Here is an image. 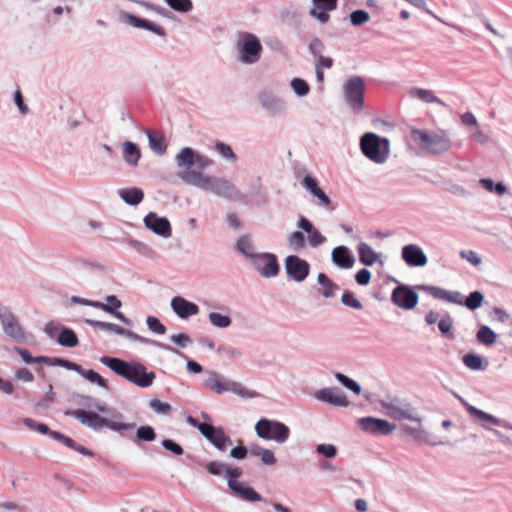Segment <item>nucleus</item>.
I'll list each match as a JSON object with an SVG mask.
<instances>
[{
    "mask_svg": "<svg viewBox=\"0 0 512 512\" xmlns=\"http://www.w3.org/2000/svg\"><path fill=\"white\" fill-rule=\"evenodd\" d=\"M105 303L101 301L96 302V308L101 309L115 318H117L120 322L127 326L132 325V320L127 318L122 312H119L118 309L122 306L121 300L115 295H107L105 297Z\"/></svg>",
    "mask_w": 512,
    "mask_h": 512,
    "instance_id": "nucleus-21",
    "label": "nucleus"
},
{
    "mask_svg": "<svg viewBox=\"0 0 512 512\" xmlns=\"http://www.w3.org/2000/svg\"><path fill=\"white\" fill-rule=\"evenodd\" d=\"M411 137L421 148L430 153L437 154L446 147V140L443 137L424 130L413 129Z\"/></svg>",
    "mask_w": 512,
    "mask_h": 512,
    "instance_id": "nucleus-13",
    "label": "nucleus"
},
{
    "mask_svg": "<svg viewBox=\"0 0 512 512\" xmlns=\"http://www.w3.org/2000/svg\"><path fill=\"white\" fill-rule=\"evenodd\" d=\"M254 269L264 278H274L280 272V265L275 254L262 252L257 254L251 262Z\"/></svg>",
    "mask_w": 512,
    "mask_h": 512,
    "instance_id": "nucleus-12",
    "label": "nucleus"
},
{
    "mask_svg": "<svg viewBox=\"0 0 512 512\" xmlns=\"http://www.w3.org/2000/svg\"><path fill=\"white\" fill-rule=\"evenodd\" d=\"M285 270L289 279L300 283L308 277L310 264L297 255H289L285 258Z\"/></svg>",
    "mask_w": 512,
    "mask_h": 512,
    "instance_id": "nucleus-15",
    "label": "nucleus"
},
{
    "mask_svg": "<svg viewBox=\"0 0 512 512\" xmlns=\"http://www.w3.org/2000/svg\"><path fill=\"white\" fill-rule=\"evenodd\" d=\"M467 411L472 417L477 418L480 421H482L483 422L482 424H487L489 426L490 425L502 426L504 423V421L502 419H499V418L495 417L494 415L484 412L481 409H478L472 405L467 406Z\"/></svg>",
    "mask_w": 512,
    "mask_h": 512,
    "instance_id": "nucleus-33",
    "label": "nucleus"
},
{
    "mask_svg": "<svg viewBox=\"0 0 512 512\" xmlns=\"http://www.w3.org/2000/svg\"><path fill=\"white\" fill-rule=\"evenodd\" d=\"M111 332H114L115 334L117 335H121V336H125L133 341H137L141 344H145V345H151V346H155L157 348H160V349H163V350H166V351H169L181 358H186V354H184L183 352H181L180 350L168 345V344H165V343H162V342H159L157 340H154V339H150V338H146V337H143V336H140L138 334H136L135 332L129 330V329H125L117 324H114L112 323L111 325V329H110Z\"/></svg>",
    "mask_w": 512,
    "mask_h": 512,
    "instance_id": "nucleus-14",
    "label": "nucleus"
},
{
    "mask_svg": "<svg viewBox=\"0 0 512 512\" xmlns=\"http://www.w3.org/2000/svg\"><path fill=\"white\" fill-rule=\"evenodd\" d=\"M165 2L171 9L180 13H188L193 9L191 0H165Z\"/></svg>",
    "mask_w": 512,
    "mask_h": 512,
    "instance_id": "nucleus-48",
    "label": "nucleus"
},
{
    "mask_svg": "<svg viewBox=\"0 0 512 512\" xmlns=\"http://www.w3.org/2000/svg\"><path fill=\"white\" fill-rule=\"evenodd\" d=\"M161 444L165 450L170 451L177 456L183 455L184 453L182 446L171 439H164Z\"/></svg>",
    "mask_w": 512,
    "mask_h": 512,
    "instance_id": "nucleus-60",
    "label": "nucleus"
},
{
    "mask_svg": "<svg viewBox=\"0 0 512 512\" xmlns=\"http://www.w3.org/2000/svg\"><path fill=\"white\" fill-rule=\"evenodd\" d=\"M65 416H71L76 418L81 424L93 429L94 431H100L104 427L111 429L112 431L118 432L120 436H124L122 431H129L136 428V423H123L110 420L100 416L99 414L92 411H85L82 409L67 410L64 412Z\"/></svg>",
    "mask_w": 512,
    "mask_h": 512,
    "instance_id": "nucleus-3",
    "label": "nucleus"
},
{
    "mask_svg": "<svg viewBox=\"0 0 512 512\" xmlns=\"http://www.w3.org/2000/svg\"><path fill=\"white\" fill-rule=\"evenodd\" d=\"M226 467V464L220 461H211L205 465V469L215 476H221Z\"/></svg>",
    "mask_w": 512,
    "mask_h": 512,
    "instance_id": "nucleus-58",
    "label": "nucleus"
},
{
    "mask_svg": "<svg viewBox=\"0 0 512 512\" xmlns=\"http://www.w3.org/2000/svg\"><path fill=\"white\" fill-rule=\"evenodd\" d=\"M312 4L319 10H335L338 0H312Z\"/></svg>",
    "mask_w": 512,
    "mask_h": 512,
    "instance_id": "nucleus-61",
    "label": "nucleus"
},
{
    "mask_svg": "<svg viewBox=\"0 0 512 512\" xmlns=\"http://www.w3.org/2000/svg\"><path fill=\"white\" fill-rule=\"evenodd\" d=\"M484 302V295L482 292L475 290L472 291L463 301V305L471 311L480 308Z\"/></svg>",
    "mask_w": 512,
    "mask_h": 512,
    "instance_id": "nucleus-39",
    "label": "nucleus"
},
{
    "mask_svg": "<svg viewBox=\"0 0 512 512\" xmlns=\"http://www.w3.org/2000/svg\"><path fill=\"white\" fill-rule=\"evenodd\" d=\"M410 95L412 97L418 98L421 101L426 102V103L437 102V103H440L441 105L445 106L444 102H442L440 99H438L433 94V92L430 90H426V89H422V88H412L410 90Z\"/></svg>",
    "mask_w": 512,
    "mask_h": 512,
    "instance_id": "nucleus-40",
    "label": "nucleus"
},
{
    "mask_svg": "<svg viewBox=\"0 0 512 512\" xmlns=\"http://www.w3.org/2000/svg\"><path fill=\"white\" fill-rule=\"evenodd\" d=\"M208 319L210 323L217 328H228L232 323V319L230 316L223 315L218 312H210L208 315Z\"/></svg>",
    "mask_w": 512,
    "mask_h": 512,
    "instance_id": "nucleus-42",
    "label": "nucleus"
},
{
    "mask_svg": "<svg viewBox=\"0 0 512 512\" xmlns=\"http://www.w3.org/2000/svg\"><path fill=\"white\" fill-rule=\"evenodd\" d=\"M123 22L126 24L132 25L136 28L145 29L148 31L153 32L154 34L158 35L159 37L165 38L167 33L165 29L156 23H153L147 19L140 18L134 14L131 13H124L122 15Z\"/></svg>",
    "mask_w": 512,
    "mask_h": 512,
    "instance_id": "nucleus-23",
    "label": "nucleus"
},
{
    "mask_svg": "<svg viewBox=\"0 0 512 512\" xmlns=\"http://www.w3.org/2000/svg\"><path fill=\"white\" fill-rule=\"evenodd\" d=\"M175 164L179 169L177 175L185 184L224 199H244L243 193L228 179L204 173V170L214 165L209 156L191 147H184L176 154Z\"/></svg>",
    "mask_w": 512,
    "mask_h": 512,
    "instance_id": "nucleus-1",
    "label": "nucleus"
},
{
    "mask_svg": "<svg viewBox=\"0 0 512 512\" xmlns=\"http://www.w3.org/2000/svg\"><path fill=\"white\" fill-rule=\"evenodd\" d=\"M308 242L312 248H316L318 246L323 245L327 239L324 235H322L318 230L314 229L312 232L308 233Z\"/></svg>",
    "mask_w": 512,
    "mask_h": 512,
    "instance_id": "nucleus-59",
    "label": "nucleus"
},
{
    "mask_svg": "<svg viewBox=\"0 0 512 512\" xmlns=\"http://www.w3.org/2000/svg\"><path fill=\"white\" fill-rule=\"evenodd\" d=\"M171 308L181 319H187L199 313V307L181 296H175L171 300Z\"/></svg>",
    "mask_w": 512,
    "mask_h": 512,
    "instance_id": "nucleus-25",
    "label": "nucleus"
},
{
    "mask_svg": "<svg viewBox=\"0 0 512 512\" xmlns=\"http://www.w3.org/2000/svg\"><path fill=\"white\" fill-rule=\"evenodd\" d=\"M64 328L62 324L56 321H49L46 323L44 327V332L46 335L51 339H56V336L58 337L61 330Z\"/></svg>",
    "mask_w": 512,
    "mask_h": 512,
    "instance_id": "nucleus-56",
    "label": "nucleus"
},
{
    "mask_svg": "<svg viewBox=\"0 0 512 512\" xmlns=\"http://www.w3.org/2000/svg\"><path fill=\"white\" fill-rule=\"evenodd\" d=\"M23 423L27 428H29L31 430H36L40 434H43V435H49L50 437H51V434L55 432V431L51 430L47 424L36 422L32 418H24Z\"/></svg>",
    "mask_w": 512,
    "mask_h": 512,
    "instance_id": "nucleus-44",
    "label": "nucleus"
},
{
    "mask_svg": "<svg viewBox=\"0 0 512 512\" xmlns=\"http://www.w3.org/2000/svg\"><path fill=\"white\" fill-rule=\"evenodd\" d=\"M0 324L6 336L16 342L26 340L25 331L14 312L0 302Z\"/></svg>",
    "mask_w": 512,
    "mask_h": 512,
    "instance_id": "nucleus-10",
    "label": "nucleus"
},
{
    "mask_svg": "<svg viewBox=\"0 0 512 512\" xmlns=\"http://www.w3.org/2000/svg\"><path fill=\"white\" fill-rule=\"evenodd\" d=\"M290 86H291L293 92L298 97H305L310 92L309 84L307 83V81H305L302 78H298V77L293 78L290 82Z\"/></svg>",
    "mask_w": 512,
    "mask_h": 512,
    "instance_id": "nucleus-41",
    "label": "nucleus"
},
{
    "mask_svg": "<svg viewBox=\"0 0 512 512\" xmlns=\"http://www.w3.org/2000/svg\"><path fill=\"white\" fill-rule=\"evenodd\" d=\"M350 23L353 26H360L367 23L370 20V14L366 10H355L350 13Z\"/></svg>",
    "mask_w": 512,
    "mask_h": 512,
    "instance_id": "nucleus-51",
    "label": "nucleus"
},
{
    "mask_svg": "<svg viewBox=\"0 0 512 512\" xmlns=\"http://www.w3.org/2000/svg\"><path fill=\"white\" fill-rule=\"evenodd\" d=\"M186 422L197 428L201 435L206 438L217 450L225 452L228 446L232 445L231 438L225 434L221 426H214L208 422H200L191 415L186 416Z\"/></svg>",
    "mask_w": 512,
    "mask_h": 512,
    "instance_id": "nucleus-6",
    "label": "nucleus"
},
{
    "mask_svg": "<svg viewBox=\"0 0 512 512\" xmlns=\"http://www.w3.org/2000/svg\"><path fill=\"white\" fill-rule=\"evenodd\" d=\"M119 197L130 206H137L144 199V192L141 188H121L118 190Z\"/></svg>",
    "mask_w": 512,
    "mask_h": 512,
    "instance_id": "nucleus-29",
    "label": "nucleus"
},
{
    "mask_svg": "<svg viewBox=\"0 0 512 512\" xmlns=\"http://www.w3.org/2000/svg\"><path fill=\"white\" fill-rule=\"evenodd\" d=\"M149 407L157 414L168 415L172 411V407L167 402H162L159 399H152L149 402Z\"/></svg>",
    "mask_w": 512,
    "mask_h": 512,
    "instance_id": "nucleus-52",
    "label": "nucleus"
},
{
    "mask_svg": "<svg viewBox=\"0 0 512 512\" xmlns=\"http://www.w3.org/2000/svg\"><path fill=\"white\" fill-rule=\"evenodd\" d=\"M215 150L226 160L235 161L237 158L231 146L224 142H216Z\"/></svg>",
    "mask_w": 512,
    "mask_h": 512,
    "instance_id": "nucleus-53",
    "label": "nucleus"
},
{
    "mask_svg": "<svg viewBox=\"0 0 512 512\" xmlns=\"http://www.w3.org/2000/svg\"><path fill=\"white\" fill-rule=\"evenodd\" d=\"M490 317L500 323H505L510 318V315L500 307H494L490 313Z\"/></svg>",
    "mask_w": 512,
    "mask_h": 512,
    "instance_id": "nucleus-64",
    "label": "nucleus"
},
{
    "mask_svg": "<svg viewBox=\"0 0 512 512\" xmlns=\"http://www.w3.org/2000/svg\"><path fill=\"white\" fill-rule=\"evenodd\" d=\"M148 144L150 149L158 155H163L166 152L167 145L165 139L161 134H155L151 131L147 132Z\"/></svg>",
    "mask_w": 512,
    "mask_h": 512,
    "instance_id": "nucleus-35",
    "label": "nucleus"
},
{
    "mask_svg": "<svg viewBox=\"0 0 512 512\" xmlns=\"http://www.w3.org/2000/svg\"><path fill=\"white\" fill-rule=\"evenodd\" d=\"M156 436L154 428L149 425L140 426L136 430V438L140 441L152 442L156 439Z\"/></svg>",
    "mask_w": 512,
    "mask_h": 512,
    "instance_id": "nucleus-45",
    "label": "nucleus"
},
{
    "mask_svg": "<svg viewBox=\"0 0 512 512\" xmlns=\"http://www.w3.org/2000/svg\"><path fill=\"white\" fill-rule=\"evenodd\" d=\"M359 261L365 266H372L379 258L380 254L373 250V248L365 243L360 242L357 246Z\"/></svg>",
    "mask_w": 512,
    "mask_h": 512,
    "instance_id": "nucleus-30",
    "label": "nucleus"
},
{
    "mask_svg": "<svg viewBox=\"0 0 512 512\" xmlns=\"http://www.w3.org/2000/svg\"><path fill=\"white\" fill-rule=\"evenodd\" d=\"M288 243L294 251H299L305 247V236L300 231H294L288 237Z\"/></svg>",
    "mask_w": 512,
    "mask_h": 512,
    "instance_id": "nucleus-50",
    "label": "nucleus"
},
{
    "mask_svg": "<svg viewBox=\"0 0 512 512\" xmlns=\"http://www.w3.org/2000/svg\"><path fill=\"white\" fill-rule=\"evenodd\" d=\"M365 82L361 76H351L343 84V99L353 113H360L365 106Z\"/></svg>",
    "mask_w": 512,
    "mask_h": 512,
    "instance_id": "nucleus-7",
    "label": "nucleus"
},
{
    "mask_svg": "<svg viewBox=\"0 0 512 512\" xmlns=\"http://www.w3.org/2000/svg\"><path fill=\"white\" fill-rule=\"evenodd\" d=\"M416 288L418 290L428 291L436 299L448 301V290L426 285H418Z\"/></svg>",
    "mask_w": 512,
    "mask_h": 512,
    "instance_id": "nucleus-54",
    "label": "nucleus"
},
{
    "mask_svg": "<svg viewBox=\"0 0 512 512\" xmlns=\"http://www.w3.org/2000/svg\"><path fill=\"white\" fill-rule=\"evenodd\" d=\"M100 362L118 376L123 377L140 388L150 387L156 378V374L153 371H147L146 367L139 362H127L110 356H102Z\"/></svg>",
    "mask_w": 512,
    "mask_h": 512,
    "instance_id": "nucleus-2",
    "label": "nucleus"
},
{
    "mask_svg": "<svg viewBox=\"0 0 512 512\" xmlns=\"http://www.w3.org/2000/svg\"><path fill=\"white\" fill-rule=\"evenodd\" d=\"M316 452L324 457L330 459L337 455V448L333 444L321 443L315 448Z\"/></svg>",
    "mask_w": 512,
    "mask_h": 512,
    "instance_id": "nucleus-55",
    "label": "nucleus"
},
{
    "mask_svg": "<svg viewBox=\"0 0 512 512\" xmlns=\"http://www.w3.org/2000/svg\"><path fill=\"white\" fill-rule=\"evenodd\" d=\"M170 340L180 348H185L191 343V338L188 334L178 333L170 336Z\"/></svg>",
    "mask_w": 512,
    "mask_h": 512,
    "instance_id": "nucleus-63",
    "label": "nucleus"
},
{
    "mask_svg": "<svg viewBox=\"0 0 512 512\" xmlns=\"http://www.w3.org/2000/svg\"><path fill=\"white\" fill-rule=\"evenodd\" d=\"M126 244L131 246L134 250H136L139 254L143 256L151 257L154 254L153 249L144 242L134 240L128 237Z\"/></svg>",
    "mask_w": 512,
    "mask_h": 512,
    "instance_id": "nucleus-47",
    "label": "nucleus"
},
{
    "mask_svg": "<svg viewBox=\"0 0 512 512\" xmlns=\"http://www.w3.org/2000/svg\"><path fill=\"white\" fill-rule=\"evenodd\" d=\"M477 341L485 346H491L497 341V334L487 325H482L476 333Z\"/></svg>",
    "mask_w": 512,
    "mask_h": 512,
    "instance_id": "nucleus-37",
    "label": "nucleus"
},
{
    "mask_svg": "<svg viewBox=\"0 0 512 512\" xmlns=\"http://www.w3.org/2000/svg\"><path fill=\"white\" fill-rule=\"evenodd\" d=\"M462 361L472 371H484L489 365L484 357L472 352L465 354Z\"/></svg>",
    "mask_w": 512,
    "mask_h": 512,
    "instance_id": "nucleus-32",
    "label": "nucleus"
},
{
    "mask_svg": "<svg viewBox=\"0 0 512 512\" xmlns=\"http://www.w3.org/2000/svg\"><path fill=\"white\" fill-rule=\"evenodd\" d=\"M259 103L270 116H277L286 112L285 100L270 91H262L258 95Z\"/></svg>",
    "mask_w": 512,
    "mask_h": 512,
    "instance_id": "nucleus-18",
    "label": "nucleus"
},
{
    "mask_svg": "<svg viewBox=\"0 0 512 512\" xmlns=\"http://www.w3.org/2000/svg\"><path fill=\"white\" fill-rule=\"evenodd\" d=\"M325 49L324 43L319 38H313L308 46L309 52L315 57L318 58L323 56L322 53Z\"/></svg>",
    "mask_w": 512,
    "mask_h": 512,
    "instance_id": "nucleus-57",
    "label": "nucleus"
},
{
    "mask_svg": "<svg viewBox=\"0 0 512 512\" xmlns=\"http://www.w3.org/2000/svg\"><path fill=\"white\" fill-rule=\"evenodd\" d=\"M56 342L67 348H74L79 343L76 333L71 328L65 326L56 338Z\"/></svg>",
    "mask_w": 512,
    "mask_h": 512,
    "instance_id": "nucleus-34",
    "label": "nucleus"
},
{
    "mask_svg": "<svg viewBox=\"0 0 512 512\" xmlns=\"http://www.w3.org/2000/svg\"><path fill=\"white\" fill-rule=\"evenodd\" d=\"M209 378L203 383L206 388L212 389L217 394L232 392L243 398H254L257 393L246 389L241 383L228 380L215 371H209Z\"/></svg>",
    "mask_w": 512,
    "mask_h": 512,
    "instance_id": "nucleus-9",
    "label": "nucleus"
},
{
    "mask_svg": "<svg viewBox=\"0 0 512 512\" xmlns=\"http://www.w3.org/2000/svg\"><path fill=\"white\" fill-rule=\"evenodd\" d=\"M141 156V150L136 143L129 140L122 143V157L128 166L137 167Z\"/></svg>",
    "mask_w": 512,
    "mask_h": 512,
    "instance_id": "nucleus-28",
    "label": "nucleus"
},
{
    "mask_svg": "<svg viewBox=\"0 0 512 512\" xmlns=\"http://www.w3.org/2000/svg\"><path fill=\"white\" fill-rule=\"evenodd\" d=\"M384 407L387 410V414L396 420H411L420 422L421 418L414 414L413 408L410 405L398 406L394 403L385 404Z\"/></svg>",
    "mask_w": 512,
    "mask_h": 512,
    "instance_id": "nucleus-27",
    "label": "nucleus"
},
{
    "mask_svg": "<svg viewBox=\"0 0 512 512\" xmlns=\"http://www.w3.org/2000/svg\"><path fill=\"white\" fill-rule=\"evenodd\" d=\"M371 277V272L367 268H362L355 274V281L361 286H366L370 283Z\"/></svg>",
    "mask_w": 512,
    "mask_h": 512,
    "instance_id": "nucleus-62",
    "label": "nucleus"
},
{
    "mask_svg": "<svg viewBox=\"0 0 512 512\" xmlns=\"http://www.w3.org/2000/svg\"><path fill=\"white\" fill-rule=\"evenodd\" d=\"M303 187L319 200V205L329 211H334L336 206L332 204L330 198L318 186L317 180L311 175H306L302 180Z\"/></svg>",
    "mask_w": 512,
    "mask_h": 512,
    "instance_id": "nucleus-22",
    "label": "nucleus"
},
{
    "mask_svg": "<svg viewBox=\"0 0 512 512\" xmlns=\"http://www.w3.org/2000/svg\"><path fill=\"white\" fill-rule=\"evenodd\" d=\"M341 303L355 310H362L363 304L355 297L352 291L345 290L341 296Z\"/></svg>",
    "mask_w": 512,
    "mask_h": 512,
    "instance_id": "nucleus-46",
    "label": "nucleus"
},
{
    "mask_svg": "<svg viewBox=\"0 0 512 512\" xmlns=\"http://www.w3.org/2000/svg\"><path fill=\"white\" fill-rule=\"evenodd\" d=\"M235 249L237 252L248 258L251 262L254 257L258 254L255 252V246L253 244L252 239L248 235H243L238 238L235 244Z\"/></svg>",
    "mask_w": 512,
    "mask_h": 512,
    "instance_id": "nucleus-31",
    "label": "nucleus"
},
{
    "mask_svg": "<svg viewBox=\"0 0 512 512\" xmlns=\"http://www.w3.org/2000/svg\"><path fill=\"white\" fill-rule=\"evenodd\" d=\"M225 471L228 480V487L233 493L249 502L263 501V497L252 487L245 486L243 483L237 481V479L242 475L241 468L226 467Z\"/></svg>",
    "mask_w": 512,
    "mask_h": 512,
    "instance_id": "nucleus-11",
    "label": "nucleus"
},
{
    "mask_svg": "<svg viewBox=\"0 0 512 512\" xmlns=\"http://www.w3.org/2000/svg\"><path fill=\"white\" fill-rule=\"evenodd\" d=\"M362 154L376 164H383L390 155V141L374 132L364 133L359 140Z\"/></svg>",
    "mask_w": 512,
    "mask_h": 512,
    "instance_id": "nucleus-4",
    "label": "nucleus"
},
{
    "mask_svg": "<svg viewBox=\"0 0 512 512\" xmlns=\"http://www.w3.org/2000/svg\"><path fill=\"white\" fill-rule=\"evenodd\" d=\"M256 435L263 440H273L284 444L290 437V428L283 422L261 418L255 424Z\"/></svg>",
    "mask_w": 512,
    "mask_h": 512,
    "instance_id": "nucleus-8",
    "label": "nucleus"
},
{
    "mask_svg": "<svg viewBox=\"0 0 512 512\" xmlns=\"http://www.w3.org/2000/svg\"><path fill=\"white\" fill-rule=\"evenodd\" d=\"M84 379L89 381L90 383L97 384L99 387L104 388L106 390L109 389L107 381L96 371L89 369L86 370L81 366V370L78 371Z\"/></svg>",
    "mask_w": 512,
    "mask_h": 512,
    "instance_id": "nucleus-38",
    "label": "nucleus"
},
{
    "mask_svg": "<svg viewBox=\"0 0 512 512\" xmlns=\"http://www.w3.org/2000/svg\"><path fill=\"white\" fill-rule=\"evenodd\" d=\"M335 378L348 390H351L356 395L361 394L362 388L361 386L353 379L349 378L348 376L337 372L335 373Z\"/></svg>",
    "mask_w": 512,
    "mask_h": 512,
    "instance_id": "nucleus-43",
    "label": "nucleus"
},
{
    "mask_svg": "<svg viewBox=\"0 0 512 512\" xmlns=\"http://www.w3.org/2000/svg\"><path fill=\"white\" fill-rule=\"evenodd\" d=\"M391 301L398 307L410 310L418 303V294L409 286L400 284L392 291Z\"/></svg>",
    "mask_w": 512,
    "mask_h": 512,
    "instance_id": "nucleus-17",
    "label": "nucleus"
},
{
    "mask_svg": "<svg viewBox=\"0 0 512 512\" xmlns=\"http://www.w3.org/2000/svg\"><path fill=\"white\" fill-rule=\"evenodd\" d=\"M358 424L363 431L373 435H389L396 429L395 424L371 416L360 418Z\"/></svg>",
    "mask_w": 512,
    "mask_h": 512,
    "instance_id": "nucleus-16",
    "label": "nucleus"
},
{
    "mask_svg": "<svg viewBox=\"0 0 512 512\" xmlns=\"http://www.w3.org/2000/svg\"><path fill=\"white\" fill-rule=\"evenodd\" d=\"M146 325L152 333L157 335H163L167 331L166 326L155 316H148Z\"/></svg>",
    "mask_w": 512,
    "mask_h": 512,
    "instance_id": "nucleus-49",
    "label": "nucleus"
},
{
    "mask_svg": "<svg viewBox=\"0 0 512 512\" xmlns=\"http://www.w3.org/2000/svg\"><path fill=\"white\" fill-rule=\"evenodd\" d=\"M317 282L322 286L323 290L321 294L325 298H331L334 296L335 291L339 290V286L334 283L325 273H319L317 276Z\"/></svg>",
    "mask_w": 512,
    "mask_h": 512,
    "instance_id": "nucleus-36",
    "label": "nucleus"
},
{
    "mask_svg": "<svg viewBox=\"0 0 512 512\" xmlns=\"http://www.w3.org/2000/svg\"><path fill=\"white\" fill-rule=\"evenodd\" d=\"M237 60L245 65L259 62L263 47L259 38L249 32H240L236 42Z\"/></svg>",
    "mask_w": 512,
    "mask_h": 512,
    "instance_id": "nucleus-5",
    "label": "nucleus"
},
{
    "mask_svg": "<svg viewBox=\"0 0 512 512\" xmlns=\"http://www.w3.org/2000/svg\"><path fill=\"white\" fill-rule=\"evenodd\" d=\"M317 400L335 407H347L349 401L344 392L338 387L322 388L314 393Z\"/></svg>",
    "mask_w": 512,
    "mask_h": 512,
    "instance_id": "nucleus-20",
    "label": "nucleus"
},
{
    "mask_svg": "<svg viewBox=\"0 0 512 512\" xmlns=\"http://www.w3.org/2000/svg\"><path fill=\"white\" fill-rule=\"evenodd\" d=\"M402 259L410 267H422L427 264V256L423 250L415 244H408L402 248Z\"/></svg>",
    "mask_w": 512,
    "mask_h": 512,
    "instance_id": "nucleus-24",
    "label": "nucleus"
},
{
    "mask_svg": "<svg viewBox=\"0 0 512 512\" xmlns=\"http://www.w3.org/2000/svg\"><path fill=\"white\" fill-rule=\"evenodd\" d=\"M331 261L335 266L341 269H351L356 260L352 251L348 247L340 245L332 250Z\"/></svg>",
    "mask_w": 512,
    "mask_h": 512,
    "instance_id": "nucleus-26",
    "label": "nucleus"
},
{
    "mask_svg": "<svg viewBox=\"0 0 512 512\" xmlns=\"http://www.w3.org/2000/svg\"><path fill=\"white\" fill-rule=\"evenodd\" d=\"M145 227L154 234L163 238H169L172 235L170 221L166 217H161L155 212H149L143 219Z\"/></svg>",
    "mask_w": 512,
    "mask_h": 512,
    "instance_id": "nucleus-19",
    "label": "nucleus"
}]
</instances>
